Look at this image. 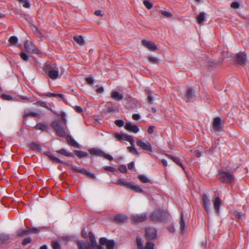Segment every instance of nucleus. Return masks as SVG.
Instances as JSON below:
<instances>
[{"label":"nucleus","instance_id":"f257e3e1","mask_svg":"<svg viewBox=\"0 0 249 249\" xmlns=\"http://www.w3.org/2000/svg\"><path fill=\"white\" fill-rule=\"evenodd\" d=\"M43 70L51 79L55 80L59 77L58 68L55 64L46 62L44 65Z\"/></svg>","mask_w":249,"mask_h":249},{"label":"nucleus","instance_id":"f03ea898","mask_svg":"<svg viewBox=\"0 0 249 249\" xmlns=\"http://www.w3.org/2000/svg\"><path fill=\"white\" fill-rule=\"evenodd\" d=\"M170 215L166 211L158 209L153 211L150 215V219L152 221L165 222Z\"/></svg>","mask_w":249,"mask_h":249},{"label":"nucleus","instance_id":"7ed1b4c3","mask_svg":"<svg viewBox=\"0 0 249 249\" xmlns=\"http://www.w3.org/2000/svg\"><path fill=\"white\" fill-rule=\"evenodd\" d=\"M51 125L55 130L56 134L60 137H65L66 133L65 128L60 124L58 120H55L52 123Z\"/></svg>","mask_w":249,"mask_h":249},{"label":"nucleus","instance_id":"20e7f679","mask_svg":"<svg viewBox=\"0 0 249 249\" xmlns=\"http://www.w3.org/2000/svg\"><path fill=\"white\" fill-rule=\"evenodd\" d=\"M219 179L220 181L224 183H231L234 180L233 175L228 172L221 171L219 173Z\"/></svg>","mask_w":249,"mask_h":249},{"label":"nucleus","instance_id":"39448f33","mask_svg":"<svg viewBox=\"0 0 249 249\" xmlns=\"http://www.w3.org/2000/svg\"><path fill=\"white\" fill-rule=\"evenodd\" d=\"M201 201L204 209L207 213L211 211V201L208 196L204 194L201 196Z\"/></svg>","mask_w":249,"mask_h":249},{"label":"nucleus","instance_id":"423d86ee","mask_svg":"<svg viewBox=\"0 0 249 249\" xmlns=\"http://www.w3.org/2000/svg\"><path fill=\"white\" fill-rule=\"evenodd\" d=\"M137 145L142 149L147 151V153L151 155L152 152V147L151 143L149 142H144L141 140L137 141Z\"/></svg>","mask_w":249,"mask_h":249},{"label":"nucleus","instance_id":"0eeeda50","mask_svg":"<svg viewBox=\"0 0 249 249\" xmlns=\"http://www.w3.org/2000/svg\"><path fill=\"white\" fill-rule=\"evenodd\" d=\"M24 48L26 52L29 53H39V51L37 47L31 42L26 41L24 43Z\"/></svg>","mask_w":249,"mask_h":249},{"label":"nucleus","instance_id":"6e6552de","mask_svg":"<svg viewBox=\"0 0 249 249\" xmlns=\"http://www.w3.org/2000/svg\"><path fill=\"white\" fill-rule=\"evenodd\" d=\"M99 243L102 245H106V249H114L115 243L114 240L107 241L106 237H101L99 239Z\"/></svg>","mask_w":249,"mask_h":249},{"label":"nucleus","instance_id":"1a4fd4ad","mask_svg":"<svg viewBox=\"0 0 249 249\" xmlns=\"http://www.w3.org/2000/svg\"><path fill=\"white\" fill-rule=\"evenodd\" d=\"M236 61L240 65H244L246 64L247 55L244 52H241L236 55Z\"/></svg>","mask_w":249,"mask_h":249},{"label":"nucleus","instance_id":"9d476101","mask_svg":"<svg viewBox=\"0 0 249 249\" xmlns=\"http://www.w3.org/2000/svg\"><path fill=\"white\" fill-rule=\"evenodd\" d=\"M147 215L146 213H140L136 215H133L130 217V219L135 223L143 222L146 220Z\"/></svg>","mask_w":249,"mask_h":249},{"label":"nucleus","instance_id":"9b49d317","mask_svg":"<svg viewBox=\"0 0 249 249\" xmlns=\"http://www.w3.org/2000/svg\"><path fill=\"white\" fill-rule=\"evenodd\" d=\"M114 137L119 141H127L130 142L131 141L132 142V140H133V138L131 136L124 134H119L118 133H115L114 134Z\"/></svg>","mask_w":249,"mask_h":249},{"label":"nucleus","instance_id":"f8f14e48","mask_svg":"<svg viewBox=\"0 0 249 249\" xmlns=\"http://www.w3.org/2000/svg\"><path fill=\"white\" fill-rule=\"evenodd\" d=\"M145 235L147 239H154L157 236V231L153 228H146L145 229Z\"/></svg>","mask_w":249,"mask_h":249},{"label":"nucleus","instance_id":"ddd939ff","mask_svg":"<svg viewBox=\"0 0 249 249\" xmlns=\"http://www.w3.org/2000/svg\"><path fill=\"white\" fill-rule=\"evenodd\" d=\"M124 128L128 131L135 133H138L140 129L137 125L132 124L131 123H126L124 125Z\"/></svg>","mask_w":249,"mask_h":249},{"label":"nucleus","instance_id":"4468645a","mask_svg":"<svg viewBox=\"0 0 249 249\" xmlns=\"http://www.w3.org/2000/svg\"><path fill=\"white\" fill-rule=\"evenodd\" d=\"M142 44L145 48L152 51H155L157 49L156 46L150 41L142 40Z\"/></svg>","mask_w":249,"mask_h":249},{"label":"nucleus","instance_id":"2eb2a0df","mask_svg":"<svg viewBox=\"0 0 249 249\" xmlns=\"http://www.w3.org/2000/svg\"><path fill=\"white\" fill-rule=\"evenodd\" d=\"M194 98V91L192 88H189L187 89L185 95H184L183 99V100L188 103Z\"/></svg>","mask_w":249,"mask_h":249},{"label":"nucleus","instance_id":"dca6fc26","mask_svg":"<svg viewBox=\"0 0 249 249\" xmlns=\"http://www.w3.org/2000/svg\"><path fill=\"white\" fill-rule=\"evenodd\" d=\"M221 199L219 196L215 197L213 201V207L216 214H219L220 208L221 205Z\"/></svg>","mask_w":249,"mask_h":249},{"label":"nucleus","instance_id":"f3484780","mask_svg":"<svg viewBox=\"0 0 249 249\" xmlns=\"http://www.w3.org/2000/svg\"><path fill=\"white\" fill-rule=\"evenodd\" d=\"M221 120L219 117H217L214 119L213 127L214 131H218L221 128Z\"/></svg>","mask_w":249,"mask_h":249},{"label":"nucleus","instance_id":"a211bd4d","mask_svg":"<svg viewBox=\"0 0 249 249\" xmlns=\"http://www.w3.org/2000/svg\"><path fill=\"white\" fill-rule=\"evenodd\" d=\"M77 246L78 249H92L88 242H78Z\"/></svg>","mask_w":249,"mask_h":249},{"label":"nucleus","instance_id":"6ab92c4d","mask_svg":"<svg viewBox=\"0 0 249 249\" xmlns=\"http://www.w3.org/2000/svg\"><path fill=\"white\" fill-rule=\"evenodd\" d=\"M29 147L30 149L35 151H40L42 148L40 145L35 142H32L29 144Z\"/></svg>","mask_w":249,"mask_h":249},{"label":"nucleus","instance_id":"aec40b11","mask_svg":"<svg viewBox=\"0 0 249 249\" xmlns=\"http://www.w3.org/2000/svg\"><path fill=\"white\" fill-rule=\"evenodd\" d=\"M114 220L120 223L125 222L127 220V216L122 214H117L114 216Z\"/></svg>","mask_w":249,"mask_h":249},{"label":"nucleus","instance_id":"412c9836","mask_svg":"<svg viewBox=\"0 0 249 249\" xmlns=\"http://www.w3.org/2000/svg\"><path fill=\"white\" fill-rule=\"evenodd\" d=\"M29 116H32L36 118H39L40 117V114L37 112H33V111H28L27 110H25L23 114V118H26Z\"/></svg>","mask_w":249,"mask_h":249},{"label":"nucleus","instance_id":"4be33fe9","mask_svg":"<svg viewBox=\"0 0 249 249\" xmlns=\"http://www.w3.org/2000/svg\"><path fill=\"white\" fill-rule=\"evenodd\" d=\"M112 99L117 100H121L124 98V95L117 91H113L111 94Z\"/></svg>","mask_w":249,"mask_h":249},{"label":"nucleus","instance_id":"5701e85b","mask_svg":"<svg viewBox=\"0 0 249 249\" xmlns=\"http://www.w3.org/2000/svg\"><path fill=\"white\" fill-rule=\"evenodd\" d=\"M66 140L68 143L73 147H77L78 146V143L70 135L66 137Z\"/></svg>","mask_w":249,"mask_h":249},{"label":"nucleus","instance_id":"b1692460","mask_svg":"<svg viewBox=\"0 0 249 249\" xmlns=\"http://www.w3.org/2000/svg\"><path fill=\"white\" fill-rule=\"evenodd\" d=\"M129 142L131 144V146H128L127 147V149H128L129 151L133 154L138 155L139 153L135 147L134 139L132 140V142L131 141Z\"/></svg>","mask_w":249,"mask_h":249},{"label":"nucleus","instance_id":"393cba45","mask_svg":"<svg viewBox=\"0 0 249 249\" xmlns=\"http://www.w3.org/2000/svg\"><path fill=\"white\" fill-rule=\"evenodd\" d=\"M56 152L68 157H73V155L72 153L69 152L66 149L64 148L57 150Z\"/></svg>","mask_w":249,"mask_h":249},{"label":"nucleus","instance_id":"a878e982","mask_svg":"<svg viewBox=\"0 0 249 249\" xmlns=\"http://www.w3.org/2000/svg\"><path fill=\"white\" fill-rule=\"evenodd\" d=\"M115 184L118 185L125 187L126 188H128L129 186L130 185V182H126L122 179H119L116 181V182H115Z\"/></svg>","mask_w":249,"mask_h":249},{"label":"nucleus","instance_id":"bb28decb","mask_svg":"<svg viewBox=\"0 0 249 249\" xmlns=\"http://www.w3.org/2000/svg\"><path fill=\"white\" fill-rule=\"evenodd\" d=\"M48 125L45 124L38 123L35 126V128L36 130H40L42 131L45 130L47 129Z\"/></svg>","mask_w":249,"mask_h":249},{"label":"nucleus","instance_id":"cd10ccee","mask_svg":"<svg viewBox=\"0 0 249 249\" xmlns=\"http://www.w3.org/2000/svg\"><path fill=\"white\" fill-rule=\"evenodd\" d=\"M167 157L171 159L172 160H173L175 163H176L178 165L181 167L183 169H184L183 166L181 163V162L180 161L178 158L175 157L172 155H167Z\"/></svg>","mask_w":249,"mask_h":249},{"label":"nucleus","instance_id":"c85d7f7f","mask_svg":"<svg viewBox=\"0 0 249 249\" xmlns=\"http://www.w3.org/2000/svg\"><path fill=\"white\" fill-rule=\"evenodd\" d=\"M205 14L204 12H201L196 17V20L198 23L201 24L205 20Z\"/></svg>","mask_w":249,"mask_h":249},{"label":"nucleus","instance_id":"c756f323","mask_svg":"<svg viewBox=\"0 0 249 249\" xmlns=\"http://www.w3.org/2000/svg\"><path fill=\"white\" fill-rule=\"evenodd\" d=\"M89 238L91 243V247H95L96 245V241L94 235L91 231L89 232Z\"/></svg>","mask_w":249,"mask_h":249},{"label":"nucleus","instance_id":"7c9ffc66","mask_svg":"<svg viewBox=\"0 0 249 249\" xmlns=\"http://www.w3.org/2000/svg\"><path fill=\"white\" fill-rule=\"evenodd\" d=\"M10 239L9 235L5 234H0V244H2L4 242L8 241Z\"/></svg>","mask_w":249,"mask_h":249},{"label":"nucleus","instance_id":"2f4dec72","mask_svg":"<svg viewBox=\"0 0 249 249\" xmlns=\"http://www.w3.org/2000/svg\"><path fill=\"white\" fill-rule=\"evenodd\" d=\"M73 39L80 45H83L84 44V39L82 36H75L73 37Z\"/></svg>","mask_w":249,"mask_h":249},{"label":"nucleus","instance_id":"473e14b6","mask_svg":"<svg viewBox=\"0 0 249 249\" xmlns=\"http://www.w3.org/2000/svg\"><path fill=\"white\" fill-rule=\"evenodd\" d=\"M128 188L131 189L136 192L142 193L143 192L142 190L138 185H134L131 183H130V185Z\"/></svg>","mask_w":249,"mask_h":249},{"label":"nucleus","instance_id":"72a5a7b5","mask_svg":"<svg viewBox=\"0 0 249 249\" xmlns=\"http://www.w3.org/2000/svg\"><path fill=\"white\" fill-rule=\"evenodd\" d=\"M17 234L19 236H23L25 235H28L29 234V229L24 230V229H19L17 231Z\"/></svg>","mask_w":249,"mask_h":249},{"label":"nucleus","instance_id":"f704fd0d","mask_svg":"<svg viewBox=\"0 0 249 249\" xmlns=\"http://www.w3.org/2000/svg\"><path fill=\"white\" fill-rule=\"evenodd\" d=\"M34 104L36 105V106H37L45 107L47 109L50 110L52 112H53V110L48 107V106H47V104L45 102H43V101H37L36 103H35Z\"/></svg>","mask_w":249,"mask_h":249},{"label":"nucleus","instance_id":"c9c22d12","mask_svg":"<svg viewBox=\"0 0 249 249\" xmlns=\"http://www.w3.org/2000/svg\"><path fill=\"white\" fill-rule=\"evenodd\" d=\"M89 153L91 154H95L102 157L103 152L97 149L92 148L89 150Z\"/></svg>","mask_w":249,"mask_h":249},{"label":"nucleus","instance_id":"e433bc0d","mask_svg":"<svg viewBox=\"0 0 249 249\" xmlns=\"http://www.w3.org/2000/svg\"><path fill=\"white\" fill-rule=\"evenodd\" d=\"M75 155L79 158L86 157L88 156V154L87 152L79 150H76L75 151Z\"/></svg>","mask_w":249,"mask_h":249},{"label":"nucleus","instance_id":"4c0bfd02","mask_svg":"<svg viewBox=\"0 0 249 249\" xmlns=\"http://www.w3.org/2000/svg\"><path fill=\"white\" fill-rule=\"evenodd\" d=\"M19 3L22 5V6L26 8H29L30 6V4L28 0H18Z\"/></svg>","mask_w":249,"mask_h":249},{"label":"nucleus","instance_id":"58836bf2","mask_svg":"<svg viewBox=\"0 0 249 249\" xmlns=\"http://www.w3.org/2000/svg\"><path fill=\"white\" fill-rule=\"evenodd\" d=\"M179 225H180V229L181 231L182 232L183 231V230L184 229L185 227V222L183 219V214H181L180 220L179 221Z\"/></svg>","mask_w":249,"mask_h":249},{"label":"nucleus","instance_id":"ea45409f","mask_svg":"<svg viewBox=\"0 0 249 249\" xmlns=\"http://www.w3.org/2000/svg\"><path fill=\"white\" fill-rule=\"evenodd\" d=\"M136 242L138 249H144L142 243V239L140 237H137Z\"/></svg>","mask_w":249,"mask_h":249},{"label":"nucleus","instance_id":"a19ab883","mask_svg":"<svg viewBox=\"0 0 249 249\" xmlns=\"http://www.w3.org/2000/svg\"><path fill=\"white\" fill-rule=\"evenodd\" d=\"M9 41L12 45H16L18 42V37L16 36H12L10 37Z\"/></svg>","mask_w":249,"mask_h":249},{"label":"nucleus","instance_id":"79ce46f5","mask_svg":"<svg viewBox=\"0 0 249 249\" xmlns=\"http://www.w3.org/2000/svg\"><path fill=\"white\" fill-rule=\"evenodd\" d=\"M138 178L140 179V180L143 183H147L149 181L148 178L144 175H139L138 176Z\"/></svg>","mask_w":249,"mask_h":249},{"label":"nucleus","instance_id":"37998d69","mask_svg":"<svg viewBox=\"0 0 249 249\" xmlns=\"http://www.w3.org/2000/svg\"><path fill=\"white\" fill-rule=\"evenodd\" d=\"M148 60L152 64H156L159 63L158 59L155 57L149 56L148 57Z\"/></svg>","mask_w":249,"mask_h":249},{"label":"nucleus","instance_id":"c03bdc74","mask_svg":"<svg viewBox=\"0 0 249 249\" xmlns=\"http://www.w3.org/2000/svg\"><path fill=\"white\" fill-rule=\"evenodd\" d=\"M147 99L149 104H152L154 100L153 97L151 95V93L149 91L147 92Z\"/></svg>","mask_w":249,"mask_h":249},{"label":"nucleus","instance_id":"a18cd8bd","mask_svg":"<svg viewBox=\"0 0 249 249\" xmlns=\"http://www.w3.org/2000/svg\"><path fill=\"white\" fill-rule=\"evenodd\" d=\"M143 3L144 5L149 10L151 9L153 7L152 4L148 0H144Z\"/></svg>","mask_w":249,"mask_h":249},{"label":"nucleus","instance_id":"49530a36","mask_svg":"<svg viewBox=\"0 0 249 249\" xmlns=\"http://www.w3.org/2000/svg\"><path fill=\"white\" fill-rule=\"evenodd\" d=\"M50 158L52 160L55 161L58 163H64V162L63 160H60L59 158L55 157L54 156H53V155L51 156Z\"/></svg>","mask_w":249,"mask_h":249},{"label":"nucleus","instance_id":"de8ad7c7","mask_svg":"<svg viewBox=\"0 0 249 249\" xmlns=\"http://www.w3.org/2000/svg\"><path fill=\"white\" fill-rule=\"evenodd\" d=\"M31 242V238L29 237L25 238L22 242V244L23 245L25 246L28 244H29Z\"/></svg>","mask_w":249,"mask_h":249},{"label":"nucleus","instance_id":"09e8293b","mask_svg":"<svg viewBox=\"0 0 249 249\" xmlns=\"http://www.w3.org/2000/svg\"><path fill=\"white\" fill-rule=\"evenodd\" d=\"M115 124L119 127H122L124 125V122L122 120H117L115 121Z\"/></svg>","mask_w":249,"mask_h":249},{"label":"nucleus","instance_id":"8fccbe9b","mask_svg":"<svg viewBox=\"0 0 249 249\" xmlns=\"http://www.w3.org/2000/svg\"><path fill=\"white\" fill-rule=\"evenodd\" d=\"M154 244L150 242H147L145 246V249H154Z\"/></svg>","mask_w":249,"mask_h":249},{"label":"nucleus","instance_id":"3c124183","mask_svg":"<svg viewBox=\"0 0 249 249\" xmlns=\"http://www.w3.org/2000/svg\"><path fill=\"white\" fill-rule=\"evenodd\" d=\"M21 58L24 61H28L29 59V56L25 53L22 52L20 54Z\"/></svg>","mask_w":249,"mask_h":249},{"label":"nucleus","instance_id":"603ef678","mask_svg":"<svg viewBox=\"0 0 249 249\" xmlns=\"http://www.w3.org/2000/svg\"><path fill=\"white\" fill-rule=\"evenodd\" d=\"M119 170L122 173H125L127 171L126 167L125 165H122L119 167Z\"/></svg>","mask_w":249,"mask_h":249},{"label":"nucleus","instance_id":"864d4df0","mask_svg":"<svg viewBox=\"0 0 249 249\" xmlns=\"http://www.w3.org/2000/svg\"><path fill=\"white\" fill-rule=\"evenodd\" d=\"M160 13L166 17H171L172 16V14L167 11L161 10Z\"/></svg>","mask_w":249,"mask_h":249},{"label":"nucleus","instance_id":"5fc2aeb1","mask_svg":"<svg viewBox=\"0 0 249 249\" xmlns=\"http://www.w3.org/2000/svg\"><path fill=\"white\" fill-rule=\"evenodd\" d=\"M61 118L62 121H63L64 124H66L67 120H66V115L64 112H62L60 114Z\"/></svg>","mask_w":249,"mask_h":249},{"label":"nucleus","instance_id":"6e6d98bb","mask_svg":"<svg viewBox=\"0 0 249 249\" xmlns=\"http://www.w3.org/2000/svg\"><path fill=\"white\" fill-rule=\"evenodd\" d=\"M29 233H38L40 231L37 228H33L31 229H29Z\"/></svg>","mask_w":249,"mask_h":249},{"label":"nucleus","instance_id":"4d7b16f0","mask_svg":"<svg viewBox=\"0 0 249 249\" xmlns=\"http://www.w3.org/2000/svg\"><path fill=\"white\" fill-rule=\"evenodd\" d=\"M102 156L104 157V158L108 160H113V157L112 156H111L108 154H105L104 152H103V154L102 155Z\"/></svg>","mask_w":249,"mask_h":249},{"label":"nucleus","instance_id":"13d9d810","mask_svg":"<svg viewBox=\"0 0 249 249\" xmlns=\"http://www.w3.org/2000/svg\"><path fill=\"white\" fill-rule=\"evenodd\" d=\"M231 6L233 8L237 9V8H239L240 4L238 2L235 1V2H232Z\"/></svg>","mask_w":249,"mask_h":249},{"label":"nucleus","instance_id":"bf43d9fd","mask_svg":"<svg viewBox=\"0 0 249 249\" xmlns=\"http://www.w3.org/2000/svg\"><path fill=\"white\" fill-rule=\"evenodd\" d=\"M52 246L53 249H60V244L57 242H53Z\"/></svg>","mask_w":249,"mask_h":249},{"label":"nucleus","instance_id":"052dcab7","mask_svg":"<svg viewBox=\"0 0 249 249\" xmlns=\"http://www.w3.org/2000/svg\"><path fill=\"white\" fill-rule=\"evenodd\" d=\"M1 97L3 99L6 100H10L12 99L11 96L5 94H2Z\"/></svg>","mask_w":249,"mask_h":249},{"label":"nucleus","instance_id":"680f3d73","mask_svg":"<svg viewBox=\"0 0 249 249\" xmlns=\"http://www.w3.org/2000/svg\"><path fill=\"white\" fill-rule=\"evenodd\" d=\"M105 170L107 171H109L110 172H114L115 171L114 168L111 166H106L105 167Z\"/></svg>","mask_w":249,"mask_h":249},{"label":"nucleus","instance_id":"e2e57ef3","mask_svg":"<svg viewBox=\"0 0 249 249\" xmlns=\"http://www.w3.org/2000/svg\"><path fill=\"white\" fill-rule=\"evenodd\" d=\"M86 81L89 84H92L93 82V79L91 77L86 78Z\"/></svg>","mask_w":249,"mask_h":249},{"label":"nucleus","instance_id":"0e129e2a","mask_svg":"<svg viewBox=\"0 0 249 249\" xmlns=\"http://www.w3.org/2000/svg\"><path fill=\"white\" fill-rule=\"evenodd\" d=\"M155 127L154 126H149L148 128V130H147V132L149 134H151L153 133L154 132V129Z\"/></svg>","mask_w":249,"mask_h":249},{"label":"nucleus","instance_id":"69168bd1","mask_svg":"<svg viewBox=\"0 0 249 249\" xmlns=\"http://www.w3.org/2000/svg\"><path fill=\"white\" fill-rule=\"evenodd\" d=\"M75 110L78 113H81L83 111V109L80 106H76L75 107Z\"/></svg>","mask_w":249,"mask_h":249},{"label":"nucleus","instance_id":"338daca9","mask_svg":"<svg viewBox=\"0 0 249 249\" xmlns=\"http://www.w3.org/2000/svg\"><path fill=\"white\" fill-rule=\"evenodd\" d=\"M79 173L86 175L88 173V171L84 168H80Z\"/></svg>","mask_w":249,"mask_h":249},{"label":"nucleus","instance_id":"774afa93","mask_svg":"<svg viewBox=\"0 0 249 249\" xmlns=\"http://www.w3.org/2000/svg\"><path fill=\"white\" fill-rule=\"evenodd\" d=\"M104 89L103 87H100L96 89V92L97 93H102L104 92Z\"/></svg>","mask_w":249,"mask_h":249}]
</instances>
